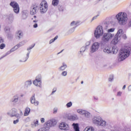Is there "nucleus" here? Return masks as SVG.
Instances as JSON below:
<instances>
[{
  "mask_svg": "<svg viewBox=\"0 0 131 131\" xmlns=\"http://www.w3.org/2000/svg\"><path fill=\"white\" fill-rule=\"evenodd\" d=\"M84 116H85V117H86V118H90V117H91V113L85 111V114H84Z\"/></svg>",
  "mask_w": 131,
  "mask_h": 131,
  "instance_id": "72a5a7b5",
  "label": "nucleus"
},
{
  "mask_svg": "<svg viewBox=\"0 0 131 131\" xmlns=\"http://www.w3.org/2000/svg\"><path fill=\"white\" fill-rule=\"evenodd\" d=\"M18 46H17L16 45L13 48H12L10 50L11 52H15V51H16V50H18Z\"/></svg>",
  "mask_w": 131,
  "mask_h": 131,
  "instance_id": "4c0bfd02",
  "label": "nucleus"
},
{
  "mask_svg": "<svg viewBox=\"0 0 131 131\" xmlns=\"http://www.w3.org/2000/svg\"><path fill=\"white\" fill-rule=\"evenodd\" d=\"M114 37V34L111 33H104L101 37V44L108 43Z\"/></svg>",
  "mask_w": 131,
  "mask_h": 131,
  "instance_id": "39448f33",
  "label": "nucleus"
},
{
  "mask_svg": "<svg viewBox=\"0 0 131 131\" xmlns=\"http://www.w3.org/2000/svg\"><path fill=\"white\" fill-rule=\"evenodd\" d=\"M58 9L60 12H63L65 10V7L62 5H59L58 6Z\"/></svg>",
  "mask_w": 131,
  "mask_h": 131,
  "instance_id": "c756f323",
  "label": "nucleus"
},
{
  "mask_svg": "<svg viewBox=\"0 0 131 131\" xmlns=\"http://www.w3.org/2000/svg\"><path fill=\"white\" fill-rule=\"evenodd\" d=\"M85 110H81V109H79L77 110V112L79 113V114H80L81 115H84V114L85 113Z\"/></svg>",
  "mask_w": 131,
  "mask_h": 131,
  "instance_id": "cd10ccee",
  "label": "nucleus"
},
{
  "mask_svg": "<svg viewBox=\"0 0 131 131\" xmlns=\"http://www.w3.org/2000/svg\"><path fill=\"white\" fill-rule=\"evenodd\" d=\"M114 30H115V29L114 28H111L107 30V33H110V32H114Z\"/></svg>",
  "mask_w": 131,
  "mask_h": 131,
  "instance_id": "37998d69",
  "label": "nucleus"
},
{
  "mask_svg": "<svg viewBox=\"0 0 131 131\" xmlns=\"http://www.w3.org/2000/svg\"><path fill=\"white\" fill-rule=\"evenodd\" d=\"M103 52L106 54H115L117 53V49L115 47L108 46L103 48Z\"/></svg>",
  "mask_w": 131,
  "mask_h": 131,
  "instance_id": "6e6552de",
  "label": "nucleus"
},
{
  "mask_svg": "<svg viewBox=\"0 0 131 131\" xmlns=\"http://www.w3.org/2000/svg\"><path fill=\"white\" fill-rule=\"evenodd\" d=\"M11 103L13 104H18L19 103V95H15L10 100Z\"/></svg>",
  "mask_w": 131,
  "mask_h": 131,
  "instance_id": "2eb2a0df",
  "label": "nucleus"
},
{
  "mask_svg": "<svg viewBox=\"0 0 131 131\" xmlns=\"http://www.w3.org/2000/svg\"><path fill=\"white\" fill-rule=\"evenodd\" d=\"M13 34L10 33L8 34V38H9V39H12V38H13Z\"/></svg>",
  "mask_w": 131,
  "mask_h": 131,
  "instance_id": "a18cd8bd",
  "label": "nucleus"
},
{
  "mask_svg": "<svg viewBox=\"0 0 131 131\" xmlns=\"http://www.w3.org/2000/svg\"><path fill=\"white\" fill-rule=\"evenodd\" d=\"M33 84L36 85V86H39V88H41V79L40 78L36 77L35 80L33 82Z\"/></svg>",
  "mask_w": 131,
  "mask_h": 131,
  "instance_id": "dca6fc26",
  "label": "nucleus"
},
{
  "mask_svg": "<svg viewBox=\"0 0 131 131\" xmlns=\"http://www.w3.org/2000/svg\"><path fill=\"white\" fill-rule=\"evenodd\" d=\"M28 58H27V55H26V57L25 58V60H21L20 59V60H19V62H26V61H27V60H28Z\"/></svg>",
  "mask_w": 131,
  "mask_h": 131,
  "instance_id": "49530a36",
  "label": "nucleus"
},
{
  "mask_svg": "<svg viewBox=\"0 0 131 131\" xmlns=\"http://www.w3.org/2000/svg\"><path fill=\"white\" fill-rule=\"evenodd\" d=\"M122 95V92H120V91H119V92H118V93H117V96H118V97H121V95Z\"/></svg>",
  "mask_w": 131,
  "mask_h": 131,
  "instance_id": "8fccbe9b",
  "label": "nucleus"
},
{
  "mask_svg": "<svg viewBox=\"0 0 131 131\" xmlns=\"http://www.w3.org/2000/svg\"><path fill=\"white\" fill-rule=\"evenodd\" d=\"M3 42H4V39L0 37V45L3 43Z\"/></svg>",
  "mask_w": 131,
  "mask_h": 131,
  "instance_id": "4d7b16f0",
  "label": "nucleus"
},
{
  "mask_svg": "<svg viewBox=\"0 0 131 131\" xmlns=\"http://www.w3.org/2000/svg\"><path fill=\"white\" fill-rule=\"evenodd\" d=\"M38 20L35 19V20H34L33 21V22H34V23H36L38 22Z\"/></svg>",
  "mask_w": 131,
  "mask_h": 131,
  "instance_id": "e2e57ef3",
  "label": "nucleus"
},
{
  "mask_svg": "<svg viewBox=\"0 0 131 131\" xmlns=\"http://www.w3.org/2000/svg\"><path fill=\"white\" fill-rule=\"evenodd\" d=\"M131 47L128 46L125 47L124 49H122L120 50V53L119 54L118 61L121 62L123 60H125L127 57H128L130 54Z\"/></svg>",
  "mask_w": 131,
  "mask_h": 131,
  "instance_id": "f03ea898",
  "label": "nucleus"
},
{
  "mask_svg": "<svg viewBox=\"0 0 131 131\" xmlns=\"http://www.w3.org/2000/svg\"><path fill=\"white\" fill-rule=\"evenodd\" d=\"M11 53H12V52H11V50L10 51L7 52L6 55H5L4 56H3L0 58V60H2V59H3V58H5V57H6V56H8V55H10Z\"/></svg>",
  "mask_w": 131,
  "mask_h": 131,
  "instance_id": "e433bc0d",
  "label": "nucleus"
},
{
  "mask_svg": "<svg viewBox=\"0 0 131 131\" xmlns=\"http://www.w3.org/2000/svg\"><path fill=\"white\" fill-rule=\"evenodd\" d=\"M53 113L54 114H56V113L58 112V108H54L53 110Z\"/></svg>",
  "mask_w": 131,
  "mask_h": 131,
  "instance_id": "5fc2aeb1",
  "label": "nucleus"
},
{
  "mask_svg": "<svg viewBox=\"0 0 131 131\" xmlns=\"http://www.w3.org/2000/svg\"><path fill=\"white\" fill-rule=\"evenodd\" d=\"M31 104H34L35 106H38V104H39V102L38 101H37L35 100V95L34 94L30 99Z\"/></svg>",
  "mask_w": 131,
  "mask_h": 131,
  "instance_id": "f3484780",
  "label": "nucleus"
},
{
  "mask_svg": "<svg viewBox=\"0 0 131 131\" xmlns=\"http://www.w3.org/2000/svg\"><path fill=\"white\" fill-rule=\"evenodd\" d=\"M59 4V0H52V5L54 7H57Z\"/></svg>",
  "mask_w": 131,
  "mask_h": 131,
  "instance_id": "2f4dec72",
  "label": "nucleus"
},
{
  "mask_svg": "<svg viewBox=\"0 0 131 131\" xmlns=\"http://www.w3.org/2000/svg\"><path fill=\"white\" fill-rule=\"evenodd\" d=\"M19 115H20V116H22V115H23V113H22V111H20Z\"/></svg>",
  "mask_w": 131,
  "mask_h": 131,
  "instance_id": "69168bd1",
  "label": "nucleus"
},
{
  "mask_svg": "<svg viewBox=\"0 0 131 131\" xmlns=\"http://www.w3.org/2000/svg\"><path fill=\"white\" fill-rule=\"evenodd\" d=\"M75 27H73V28L71 29L69 31V33H73V32H74V30H75Z\"/></svg>",
  "mask_w": 131,
  "mask_h": 131,
  "instance_id": "c03bdc74",
  "label": "nucleus"
},
{
  "mask_svg": "<svg viewBox=\"0 0 131 131\" xmlns=\"http://www.w3.org/2000/svg\"><path fill=\"white\" fill-rule=\"evenodd\" d=\"M56 124H57V121L55 119H51L48 121L45 124V126L42 127V128H45V130H49V129H50V127L55 126Z\"/></svg>",
  "mask_w": 131,
  "mask_h": 131,
  "instance_id": "0eeeda50",
  "label": "nucleus"
},
{
  "mask_svg": "<svg viewBox=\"0 0 131 131\" xmlns=\"http://www.w3.org/2000/svg\"><path fill=\"white\" fill-rule=\"evenodd\" d=\"M56 92H57V89L55 88L53 89V91L51 93V95H54L55 93H56Z\"/></svg>",
  "mask_w": 131,
  "mask_h": 131,
  "instance_id": "3c124183",
  "label": "nucleus"
},
{
  "mask_svg": "<svg viewBox=\"0 0 131 131\" xmlns=\"http://www.w3.org/2000/svg\"><path fill=\"white\" fill-rule=\"evenodd\" d=\"M40 121H41V123H43V122H45V118H41Z\"/></svg>",
  "mask_w": 131,
  "mask_h": 131,
  "instance_id": "bf43d9fd",
  "label": "nucleus"
},
{
  "mask_svg": "<svg viewBox=\"0 0 131 131\" xmlns=\"http://www.w3.org/2000/svg\"><path fill=\"white\" fill-rule=\"evenodd\" d=\"M100 48V43L99 42H94L90 48V52L92 54L93 53H96V52H97V51L99 50V49Z\"/></svg>",
  "mask_w": 131,
  "mask_h": 131,
  "instance_id": "9b49d317",
  "label": "nucleus"
},
{
  "mask_svg": "<svg viewBox=\"0 0 131 131\" xmlns=\"http://www.w3.org/2000/svg\"><path fill=\"white\" fill-rule=\"evenodd\" d=\"M78 25V22L75 21H73L71 23V26H75V27L76 28V26Z\"/></svg>",
  "mask_w": 131,
  "mask_h": 131,
  "instance_id": "f704fd0d",
  "label": "nucleus"
},
{
  "mask_svg": "<svg viewBox=\"0 0 131 131\" xmlns=\"http://www.w3.org/2000/svg\"><path fill=\"white\" fill-rule=\"evenodd\" d=\"M4 30H5V32H6V33H9V32H10V27H6L4 28Z\"/></svg>",
  "mask_w": 131,
  "mask_h": 131,
  "instance_id": "a19ab883",
  "label": "nucleus"
},
{
  "mask_svg": "<svg viewBox=\"0 0 131 131\" xmlns=\"http://www.w3.org/2000/svg\"><path fill=\"white\" fill-rule=\"evenodd\" d=\"M48 11V3L46 1H42L40 4V12L41 14H45Z\"/></svg>",
  "mask_w": 131,
  "mask_h": 131,
  "instance_id": "1a4fd4ad",
  "label": "nucleus"
},
{
  "mask_svg": "<svg viewBox=\"0 0 131 131\" xmlns=\"http://www.w3.org/2000/svg\"><path fill=\"white\" fill-rule=\"evenodd\" d=\"M72 126H73L74 129L75 131H80L79 130V125L78 123H73L72 124Z\"/></svg>",
  "mask_w": 131,
  "mask_h": 131,
  "instance_id": "412c9836",
  "label": "nucleus"
},
{
  "mask_svg": "<svg viewBox=\"0 0 131 131\" xmlns=\"http://www.w3.org/2000/svg\"><path fill=\"white\" fill-rule=\"evenodd\" d=\"M94 99H95V100H98V98H97V97H94Z\"/></svg>",
  "mask_w": 131,
  "mask_h": 131,
  "instance_id": "774afa93",
  "label": "nucleus"
},
{
  "mask_svg": "<svg viewBox=\"0 0 131 131\" xmlns=\"http://www.w3.org/2000/svg\"><path fill=\"white\" fill-rule=\"evenodd\" d=\"M98 16H99V15H96L95 16L93 17L92 19V21H94V20H96V19H97Z\"/></svg>",
  "mask_w": 131,
  "mask_h": 131,
  "instance_id": "6e6d98bb",
  "label": "nucleus"
},
{
  "mask_svg": "<svg viewBox=\"0 0 131 131\" xmlns=\"http://www.w3.org/2000/svg\"><path fill=\"white\" fill-rule=\"evenodd\" d=\"M19 121V119H17L13 121V124H17V123H18Z\"/></svg>",
  "mask_w": 131,
  "mask_h": 131,
  "instance_id": "de8ad7c7",
  "label": "nucleus"
},
{
  "mask_svg": "<svg viewBox=\"0 0 131 131\" xmlns=\"http://www.w3.org/2000/svg\"><path fill=\"white\" fill-rule=\"evenodd\" d=\"M104 26H105V29H108V25H107V24H104Z\"/></svg>",
  "mask_w": 131,
  "mask_h": 131,
  "instance_id": "13d9d810",
  "label": "nucleus"
},
{
  "mask_svg": "<svg viewBox=\"0 0 131 131\" xmlns=\"http://www.w3.org/2000/svg\"><path fill=\"white\" fill-rule=\"evenodd\" d=\"M125 88H126V85H124L123 88H122V90H125Z\"/></svg>",
  "mask_w": 131,
  "mask_h": 131,
  "instance_id": "680f3d73",
  "label": "nucleus"
},
{
  "mask_svg": "<svg viewBox=\"0 0 131 131\" xmlns=\"http://www.w3.org/2000/svg\"><path fill=\"white\" fill-rule=\"evenodd\" d=\"M37 26H38V25L37 23L34 24L33 25L34 28H37Z\"/></svg>",
  "mask_w": 131,
  "mask_h": 131,
  "instance_id": "052dcab7",
  "label": "nucleus"
},
{
  "mask_svg": "<svg viewBox=\"0 0 131 131\" xmlns=\"http://www.w3.org/2000/svg\"><path fill=\"white\" fill-rule=\"evenodd\" d=\"M32 125V127H36V126H38V120H34Z\"/></svg>",
  "mask_w": 131,
  "mask_h": 131,
  "instance_id": "a878e982",
  "label": "nucleus"
},
{
  "mask_svg": "<svg viewBox=\"0 0 131 131\" xmlns=\"http://www.w3.org/2000/svg\"><path fill=\"white\" fill-rule=\"evenodd\" d=\"M67 68V65L66 63H62V65L59 67V69L60 71H63L65 70V69Z\"/></svg>",
  "mask_w": 131,
  "mask_h": 131,
  "instance_id": "bb28decb",
  "label": "nucleus"
},
{
  "mask_svg": "<svg viewBox=\"0 0 131 131\" xmlns=\"http://www.w3.org/2000/svg\"><path fill=\"white\" fill-rule=\"evenodd\" d=\"M72 106V102L70 101L66 104L67 108H70Z\"/></svg>",
  "mask_w": 131,
  "mask_h": 131,
  "instance_id": "58836bf2",
  "label": "nucleus"
},
{
  "mask_svg": "<svg viewBox=\"0 0 131 131\" xmlns=\"http://www.w3.org/2000/svg\"><path fill=\"white\" fill-rule=\"evenodd\" d=\"M5 48H6V44H5L4 43H2L1 44H0L1 50H4V49H5Z\"/></svg>",
  "mask_w": 131,
  "mask_h": 131,
  "instance_id": "ea45409f",
  "label": "nucleus"
},
{
  "mask_svg": "<svg viewBox=\"0 0 131 131\" xmlns=\"http://www.w3.org/2000/svg\"><path fill=\"white\" fill-rule=\"evenodd\" d=\"M18 113V111L16 108H12L10 113H7L8 115H10L11 117H14V116Z\"/></svg>",
  "mask_w": 131,
  "mask_h": 131,
  "instance_id": "a211bd4d",
  "label": "nucleus"
},
{
  "mask_svg": "<svg viewBox=\"0 0 131 131\" xmlns=\"http://www.w3.org/2000/svg\"><path fill=\"white\" fill-rule=\"evenodd\" d=\"M27 17H28V13H27L26 11H23L22 14V19L25 20L26 19H27Z\"/></svg>",
  "mask_w": 131,
  "mask_h": 131,
  "instance_id": "b1692460",
  "label": "nucleus"
},
{
  "mask_svg": "<svg viewBox=\"0 0 131 131\" xmlns=\"http://www.w3.org/2000/svg\"><path fill=\"white\" fill-rule=\"evenodd\" d=\"M90 45H91V41H87L85 43V47H86H86H89V46H90Z\"/></svg>",
  "mask_w": 131,
  "mask_h": 131,
  "instance_id": "864d4df0",
  "label": "nucleus"
},
{
  "mask_svg": "<svg viewBox=\"0 0 131 131\" xmlns=\"http://www.w3.org/2000/svg\"><path fill=\"white\" fill-rule=\"evenodd\" d=\"M35 46V44H33V45H31L27 49V50L28 51V53H27V59L28 58H29V55L31 52V50H32V49H33V48H34V47Z\"/></svg>",
  "mask_w": 131,
  "mask_h": 131,
  "instance_id": "6ab92c4d",
  "label": "nucleus"
},
{
  "mask_svg": "<svg viewBox=\"0 0 131 131\" xmlns=\"http://www.w3.org/2000/svg\"><path fill=\"white\" fill-rule=\"evenodd\" d=\"M104 31H103V27L98 26L94 32V35L96 38H100V36H103Z\"/></svg>",
  "mask_w": 131,
  "mask_h": 131,
  "instance_id": "423d86ee",
  "label": "nucleus"
},
{
  "mask_svg": "<svg viewBox=\"0 0 131 131\" xmlns=\"http://www.w3.org/2000/svg\"><path fill=\"white\" fill-rule=\"evenodd\" d=\"M25 43H26V42L25 40L22 41L20 42L18 44H17L16 45V47H17L18 49H19V48H20V47H23V46H24Z\"/></svg>",
  "mask_w": 131,
  "mask_h": 131,
  "instance_id": "7c9ffc66",
  "label": "nucleus"
},
{
  "mask_svg": "<svg viewBox=\"0 0 131 131\" xmlns=\"http://www.w3.org/2000/svg\"><path fill=\"white\" fill-rule=\"evenodd\" d=\"M113 80V75H111L108 78V81H112Z\"/></svg>",
  "mask_w": 131,
  "mask_h": 131,
  "instance_id": "603ef678",
  "label": "nucleus"
},
{
  "mask_svg": "<svg viewBox=\"0 0 131 131\" xmlns=\"http://www.w3.org/2000/svg\"><path fill=\"white\" fill-rule=\"evenodd\" d=\"M2 119H3V116H0V121H2Z\"/></svg>",
  "mask_w": 131,
  "mask_h": 131,
  "instance_id": "338daca9",
  "label": "nucleus"
},
{
  "mask_svg": "<svg viewBox=\"0 0 131 131\" xmlns=\"http://www.w3.org/2000/svg\"><path fill=\"white\" fill-rule=\"evenodd\" d=\"M14 20V16H13V14H10L7 17V21H8L9 23H13V21Z\"/></svg>",
  "mask_w": 131,
  "mask_h": 131,
  "instance_id": "aec40b11",
  "label": "nucleus"
},
{
  "mask_svg": "<svg viewBox=\"0 0 131 131\" xmlns=\"http://www.w3.org/2000/svg\"><path fill=\"white\" fill-rule=\"evenodd\" d=\"M83 131H95V128L93 127H86Z\"/></svg>",
  "mask_w": 131,
  "mask_h": 131,
  "instance_id": "473e14b6",
  "label": "nucleus"
},
{
  "mask_svg": "<svg viewBox=\"0 0 131 131\" xmlns=\"http://www.w3.org/2000/svg\"><path fill=\"white\" fill-rule=\"evenodd\" d=\"M85 50H86V46H83L80 49V51L78 52L79 55H81L82 56V54L85 52Z\"/></svg>",
  "mask_w": 131,
  "mask_h": 131,
  "instance_id": "4be33fe9",
  "label": "nucleus"
},
{
  "mask_svg": "<svg viewBox=\"0 0 131 131\" xmlns=\"http://www.w3.org/2000/svg\"><path fill=\"white\" fill-rule=\"evenodd\" d=\"M24 35V34L23 33V31L19 30L15 33V38H16V39H21V38L23 37Z\"/></svg>",
  "mask_w": 131,
  "mask_h": 131,
  "instance_id": "4468645a",
  "label": "nucleus"
},
{
  "mask_svg": "<svg viewBox=\"0 0 131 131\" xmlns=\"http://www.w3.org/2000/svg\"><path fill=\"white\" fill-rule=\"evenodd\" d=\"M59 128L62 130H68L69 129V125L66 122H61L59 124Z\"/></svg>",
  "mask_w": 131,
  "mask_h": 131,
  "instance_id": "ddd939ff",
  "label": "nucleus"
},
{
  "mask_svg": "<svg viewBox=\"0 0 131 131\" xmlns=\"http://www.w3.org/2000/svg\"><path fill=\"white\" fill-rule=\"evenodd\" d=\"M61 75L62 76H66L67 75V71H63L61 73Z\"/></svg>",
  "mask_w": 131,
  "mask_h": 131,
  "instance_id": "09e8293b",
  "label": "nucleus"
},
{
  "mask_svg": "<svg viewBox=\"0 0 131 131\" xmlns=\"http://www.w3.org/2000/svg\"><path fill=\"white\" fill-rule=\"evenodd\" d=\"M69 119H70V120H76V119H77V115H72L69 117Z\"/></svg>",
  "mask_w": 131,
  "mask_h": 131,
  "instance_id": "c85d7f7f",
  "label": "nucleus"
},
{
  "mask_svg": "<svg viewBox=\"0 0 131 131\" xmlns=\"http://www.w3.org/2000/svg\"><path fill=\"white\" fill-rule=\"evenodd\" d=\"M31 84H32V81H31V80H28L25 83V85L27 88H28V86H30Z\"/></svg>",
  "mask_w": 131,
  "mask_h": 131,
  "instance_id": "393cba45",
  "label": "nucleus"
},
{
  "mask_svg": "<svg viewBox=\"0 0 131 131\" xmlns=\"http://www.w3.org/2000/svg\"><path fill=\"white\" fill-rule=\"evenodd\" d=\"M63 51H64V49L62 50L60 52L57 53V55H59V54H61V53H62L63 52Z\"/></svg>",
  "mask_w": 131,
  "mask_h": 131,
  "instance_id": "0e129e2a",
  "label": "nucleus"
},
{
  "mask_svg": "<svg viewBox=\"0 0 131 131\" xmlns=\"http://www.w3.org/2000/svg\"><path fill=\"white\" fill-rule=\"evenodd\" d=\"M39 10V7L37 6V5L32 6L30 8L31 15H35V14L38 12Z\"/></svg>",
  "mask_w": 131,
  "mask_h": 131,
  "instance_id": "f8f14e48",
  "label": "nucleus"
},
{
  "mask_svg": "<svg viewBox=\"0 0 131 131\" xmlns=\"http://www.w3.org/2000/svg\"><path fill=\"white\" fill-rule=\"evenodd\" d=\"M10 6L13 7L14 13L16 14H19V12H20V7H19V4H18L17 2L12 1L10 3Z\"/></svg>",
  "mask_w": 131,
  "mask_h": 131,
  "instance_id": "9d476101",
  "label": "nucleus"
},
{
  "mask_svg": "<svg viewBox=\"0 0 131 131\" xmlns=\"http://www.w3.org/2000/svg\"><path fill=\"white\" fill-rule=\"evenodd\" d=\"M123 37L124 39H126L127 37L126 35H123V30L121 29L118 30L117 34L115 35L114 38L111 41L112 45H117L119 42L121 38Z\"/></svg>",
  "mask_w": 131,
  "mask_h": 131,
  "instance_id": "7ed1b4c3",
  "label": "nucleus"
},
{
  "mask_svg": "<svg viewBox=\"0 0 131 131\" xmlns=\"http://www.w3.org/2000/svg\"><path fill=\"white\" fill-rule=\"evenodd\" d=\"M58 39V36H56L54 37V38L51 39L49 41L50 45H51V43H53V42H54V41H55V40H56V39Z\"/></svg>",
  "mask_w": 131,
  "mask_h": 131,
  "instance_id": "c9c22d12",
  "label": "nucleus"
},
{
  "mask_svg": "<svg viewBox=\"0 0 131 131\" xmlns=\"http://www.w3.org/2000/svg\"><path fill=\"white\" fill-rule=\"evenodd\" d=\"M30 113V108L29 107H26L24 114V116H28Z\"/></svg>",
  "mask_w": 131,
  "mask_h": 131,
  "instance_id": "5701e85b",
  "label": "nucleus"
},
{
  "mask_svg": "<svg viewBox=\"0 0 131 131\" xmlns=\"http://www.w3.org/2000/svg\"><path fill=\"white\" fill-rule=\"evenodd\" d=\"M116 18L118 20L119 25L124 26L127 24V28H131V13L126 14L125 12H119L116 15Z\"/></svg>",
  "mask_w": 131,
  "mask_h": 131,
  "instance_id": "f257e3e1",
  "label": "nucleus"
},
{
  "mask_svg": "<svg viewBox=\"0 0 131 131\" xmlns=\"http://www.w3.org/2000/svg\"><path fill=\"white\" fill-rule=\"evenodd\" d=\"M92 122L97 126H106L107 122L103 120L100 116H94L92 119Z\"/></svg>",
  "mask_w": 131,
  "mask_h": 131,
  "instance_id": "20e7f679",
  "label": "nucleus"
},
{
  "mask_svg": "<svg viewBox=\"0 0 131 131\" xmlns=\"http://www.w3.org/2000/svg\"><path fill=\"white\" fill-rule=\"evenodd\" d=\"M14 117H16L17 119H20V118H21V116L19 114L16 113Z\"/></svg>",
  "mask_w": 131,
  "mask_h": 131,
  "instance_id": "79ce46f5",
  "label": "nucleus"
}]
</instances>
